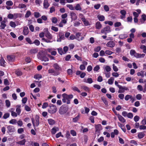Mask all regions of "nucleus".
Listing matches in <instances>:
<instances>
[{
    "instance_id": "nucleus-1",
    "label": "nucleus",
    "mask_w": 146,
    "mask_h": 146,
    "mask_svg": "<svg viewBox=\"0 0 146 146\" xmlns=\"http://www.w3.org/2000/svg\"><path fill=\"white\" fill-rule=\"evenodd\" d=\"M62 96L63 98L62 101L64 103L66 102V100H70L73 98V96L72 94L68 95L65 93L63 94Z\"/></svg>"
},
{
    "instance_id": "nucleus-2",
    "label": "nucleus",
    "mask_w": 146,
    "mask_h": 146,
    "mask_svg": "<svg viewBox=\"0 0 146 146\" xmlns=\"http://www.w3.org/2000/svg\"><path fill=\"white\" fill-rule=\"evenodd\" d=\"M39 117L38 115H36L35 117V119H34L33 118H32V121L33 126L35 127V126L37 127L39 125Z\"/></svg>"
},
{
    "instance_id": "nucleus-3",
    "label": "nucleus",
    "mask_w": 146,
    "mask_h": 146,
    "mask_svg": "<svg viewBox=\"0 0 146 146\" xmlns=\"http://www.w3.org/2000/svg\"><path fill=\"white\" fill-rule=\"evenodd\" d=\"M68 108L64 105H62L60 108L59 111V113L60 115H64L67 111Z\"/></svg>"
},
{
    "instance_id": "nucleus-4",
    "label": "nucleus",
    "mask_w": 146,
    "mask_h": 146,
    "mask_svg": "<svg viewBox=\"0 0 146 146\" xmlns=\"http://www.w3.org/2000/svg\"><path fill=\"white\" fill-rule=\"evenodd\" d=\"M56 111L57 108L56 106L53 104H51L50 106V108L48 109V111L50 113H54Z\"/></svg>"
},
{
    "instance_id": "nucleus-5",
    "label": "nucleus",
    "mask_w": 146,
    "mask_h": 146,
    "mask_svg": "<svg viewBox=\"0 0 146 146\" xmlns=\"http://www.w3.org/2000/svg\"><path fill=\"white\" fill-rule=\"evenodd\" d=\"M48 74L54 76H57L60 74V72L56 71L53 68L49 69L48 70Z\"/></svg>"
},
{
    "instance_id": "nucleus-6",
    "label": "nucleus",
    "mask_w": 146,
    "mask_h": 146,
    "mask_svg": "<svg viewBox=\"0 0 146 146\" xmlns=\"http://www.w3.org/2000/svg\"><path fill=\"white\" fill-rule=\"evenodd\" d=\"M111 31L110 27L109 26H107L101 30V33L106 35L108 33H109Z\"/></svg>"
},
{
    "instance_id": "nucleus-7",
    "label": "nucleus",
    "mask_w": 146,
    "mask_h": 146,
    "mask_svg": "<svg viewBox=\"0 0 146 146\" xmlns=\"http://www.w3.org/2000/svg\"><path fill=\"white\" fill-rule=\"evenodd\" d=\"M53 66L55 70L58 72H60V73L62 71V68L57 63L54 64L53 65Z\"/></svg>"
},
{
    "instance_id": "nucleus-8",
    "label": "nucleus",
    "mask_w": 146,
    "mask_h": 146,
    "mask_svg": "<svg viewBox=\"0 0 146 146\" xmlns=\"http://www.w3.org/2000/svg\"><path fill=\"white\" fill-rule=\"evenodd\" d=\"M65 39L64 34L62 32H59V35L58 36V39L57 40V42H61L62 40Z\"/></svg>"
},
{
    "instance_id": "nucleus-9",
    "label": "nucleus",
    "mask_w": 146,
    "mask_h": 146,
    "mask_svg": "<svg viewBox=\"0 0 146 146\" xmlns=\"http://www.w3.org/2000/svg\"><path fill=\"white\" fill-rule=\"evenodd\" d=\"M7 132L8 133L14 132L15 129L14 126L12 125H9L7 127Z\"/></svg>"
},
{
    "instance_id": "nucleus-10",
    "label": "nucleus",
    "mask_w": 146,
    "mask_h": 146,
    "mask_svg": "<svg viewBox=\"0 0 146 146\" xmlns=\"http://www.w3.org/2000/svg\"><path fill=\"white\" fill-rule=\"evenodd\" d=\"M15 56L14 55H7V56L8 60L10 62H14L15 60Z\"/></svg>"
},
{
    "instance_id": "nucleus-11",
    "label": "nucleus",
    "mask_w": 146,
    "mask_h": 146,
    "mask_svg": "<svg viewBox=\"0 0 146 146\" xmlns=\"http://www.w3.org/2000/svg\"><path fill=\"white\" fill-rule=\"evenodd\" d=\"M70 15L71 16L72 20H75L77 19V17L76 14L73 11L70 12Z\"/></svg>"
},
{
    "instance_id": "nucleus-12",
    "label": "nucleus",
    "mask_w": 146,
    "mask_h": 146,
    "mask_svg": "<svg viewBox=\"0 0 146 146\" xmlns=\"http://www.w3.org/2000/svg\"><path fill=\"white\" fill-rule=\"evenodd\" d=\"M76 39L78 41L82 40L84 38V37L82 36L81 33H76Z\"/></svg>"
},
{
    "instance_id": "nucleus-13",
    "label": "nucleus",
    "mask_w": 146,
    "mask_h": 146,
    "mask_svg": "<svg viewBox=\"0 0 146 146\" xmlns=\"http://www.w3.org/2000/svg\"><path fill=\"white\" fill-rule=\"evenodd\" d=\"M38 51L37 48H32L30 49L29 52L28 54L30 55H33L36 53Z\"/></svg>"
},
{
    "instance_id": "nucleus-14",
    "label": "nucleus",
    "mask_w": 146,
    "mask_h": 146,
    "mask_svg": "<svg viewBox=\"0 0 146 146\" xmlns=\"http://www.w3.org/2000/svg\"><path fill=\"white\" fill-rule=\"evenodd\" d=\"M115 45V42L113 41H110L107 43L106 45L110 48L113 47Z\"/></svg>"
},
{
    "instance_id": "nucleus-15",
    "label": "nucleus",
    "mask_w": 146,
    "mask_h": 146,
    "mask_svg": "<svg viewBox=\"0 0 146 146\" xmlns=\"http://www.w3.org/2000/svg\"><path fill=\"white\" fill-rule=\"evenodd\" d=\"M43 8L47 9L50 6V4L48 2V0H44L43 2Z\"/></svg>"
},
{
    "instance_id": "nucleus-16",
    "label": "nucleus",
    "mask_w": 146,
    "mask_h": 146,
    "mask_svg": "<svg viewBox=\"0 0 146 146\" xmlns=\"http://www.w3.org/2000/svg\"><path fill=\"white\" fill-rule=\"evenodd\" d=\"M120 13L121 15L120 16L121 18L123 19L125 18V15L126 13V11L124 10H121L120 11Z\"/></svg>"
},
{
    "instance_id": "nucleus-17",
    "label": "nucleus",
    "mask_w": 146,
    "mask_h": 146,
    "mask_svg": "<svg viewBox=\"0 0 146 146\" xmlns=\"http://www.w3.org/2000/svg\"><path fill=\"white\" fill-rule=\"evenodd\" d=\"M40 59L41 60L44 61L45 62L48 61L49 60L48 58L45 55H41L40 57Z\"/></svg>"
},
{
    "instance_id": "nucleus-18",
    "label": "nucleus",
    "mask_w": 146,
    "mask_h": 146,
    "mask_svg": "<svg viewBox=\"0 0 146 146\" xmlns=\"http://www.w3.org/2000/svg\"><path fill=\"white\" fill-rule=\"evenodd\" d=\"M117 115L120 121L123 123L125 122V120L121 115L119 114H117Z\"/></svg>"
},
{
    "instance_id": "nucleus-19",
    "label": "nucleus",
    "mask_w": 146,
    "mask_h": 146,
    "mask_svg": "<svg viewBox=\"0 0 146 146\" xmlns=\"http://www.w3.org/2000/svg\"><path fill=\"white\" fill-rule=\"evenodd\" d=\"M102 27V24L99 21H97L96 23V28L97 29H100Z\"/></svg>"
},
{
    "instance_id": "nucleus-20",
    "label": "nucleus",
    "mask_w": 146,
    "mask_h": 146,
    "mask_svg": "<svg viewBox=\"0 0 146 146\" xmlns=\"http://www.w3.org/2000/svg\"><path fill=\"white\" fill-rule=\"evenodd\" d=\"M81 4H77L75 7V9L76 11H81L82 10V8L81 7Z\"/></svg>"
},
{
    "instance_id": "nucleus-21",
    "label": "nucleus",
    "mask_w": 146,
    "mask_h": 146,
    "mask_svg": "<svg viewBox=\"0 0 146 146\" xmlns=\"http://www.w3.org/2000/svg\"><path fill=\"white\" fill-rule=\"evenodd\" d=\"M21 106L20 105H18L16 106L17 108L16 109V111L18 115H19L21 112V110L20 109Z\"/></svg>"
},
{
    "instance_id": "nucleus-22",
    "label": "nucleus",
    "mask_w": 146,
    "mask_h": 146,
    "mask_svg": "<svg viewBox=\"0 0 146 146\" xmlns=\"http://www.w3.org/2000/svg\"><path fill=\"white\" fill-rule=\"evenodd\" d=\"M6 26L5 21H2L1 22L0 29H4Z\"/></svg>"
},
{
    "instance_id": "nucleus-23",
    "label": "nucleus",
    "mask_w": 146,
    "mask_h": 146,
    "mask_svg": "<svg viewBox=\"0 0 146 146\" xmlns=\"http://www.w3.org/2000/svg\"><path fill=\"white\" fill-rule=\"evenodd\" d=\"M29 32L28 28L27 27H25L23 28V34L24 35H27L28 34Z\"/></svg>"
},
{
    "instance_id": "nucleus-24",
    "label": "nucleus",
    "mask_w": 146,
    "mask_h": 146,
    "mask_svg": "<svg viewBox=\"0 0 146 146\" xmlns=\"http://www.w3.org/2000/svg\"><path fill=\"white\" fill-rule=\"evenodd\" d=\"M96 131H98L102 129V125L100 124L96 125L95 126Z\"/></svg>"
},
{
    "instance_id": "nucleus-25",
    "label": "nucleus",
    "mask_w": 146,
    "mask_h": 146,
    "mask_svg": "<svg viewBox=\"0 0 146 146\" xmlns=\"http://www.w3.org/2000/svg\"><path fill=\"white\" fill-rule=\"evenodd\" d=\"M26 142V140L25 139H24L21 141L17 142L16 143L17 144L21 145H24L25 144V143Z\"/></svg>"
},
{
    "instance_id": "nucleus-26",
    "label": "nucleus",
    "mask_w": 146,
    "mask_h": 146,
    "mask_svg": "<svg viewBox=\"0 0 146 146\" xmlns=\"http://www.w3.org/2000/svg\"><path fill=\"white\" fill-rule=\"evenodd\" d=\"M97 17L100 21H103L105 20V17L103 15H98Z\"/></svg>"
},
{
    "instance_id": "nucleus-27",
    "label": "nucleus",
    "mask_w": 146,
    "mask_h": 146,
    "mask_svg": "<svg viewBox=\"0 0 146 146\" xmlns=\"http://www.w3.org/2000/svg\"><path fill=\"white\" fill-rule=\"evenodd\" d=\"M118 88H119L118 93H123L125 92V87H123L121 86L120 87H119Z\"/></svg>"
},
{
    "instance_id": "nucleus-28",
    "label": "nucleus",
    "mask_w": 146,
    "mask_h": 146,
    "mask_svg": "<svg viewBox=\"0 0 146 146\" xmlns=\"http://www.w3.org/2000/svg\"><path fill=\"white\" fill-rule=\"evenodd\" d=\"M48 123L50 125H54L55 123V121L51 119H49L48 120Z\"/></svg>"
},
{
    "instance_id": "nucleus-29",
    "label": "nucleus",
    "mask_w": 146,
    "mask_h": 146,
    "mask_svg": "<svg viewBox=\"0 0 146 146\" xmlns=\"http://www.w3.org/2000/svg\"><path fill=\"white\" fill-rule=\"evenodd\" d=\"M82 21L84 23V24L85 26H87L90 25L89 22L85 18L84 19H82Z\"/></svg>"
},
{
    "instance_id": "nucleus-30",
    "label": "nucleus",
    "mask_w": 146,
    "mask_h": 146,
    "mask_svg": "<svg viewBox=\"0 0 146 146\" xmlns=\"http://www.w3.org/2000/svg\"><path fill=\"white\" fill-rule=\"evenodd\" d=\"M144 71H142L140 72H138L137 73V75L139 76H141L142 77H143L145 75L144 74Z\"/></svg>"
},
{
    "instance_id": "nucleus-31",
    "label": "nucleus",
    "mask_w": 146,
    "mask_h": 146,
    "mask_svg": "<svg viewBox=\"0 0 146 146\" xmlns=\"http://www.w3.org/2000/svg\"><path fill=\"white\" fill-rule=\"evenodd\" d=\"M15 73L18 76H21L22 74V72L19 69L17 70H16Z\"/></svg>"
},
{
    "instance_id": "nucleus-32",
    "label": "nucleus",
    "mask_w": 146,
    "mask_h": 146,
    "mask_svg": "<svg viewBox=\"0 0 146 146\" xmlns=\"http://www.w3.org/2000/svg\"><path fill=\"white\" fill-rule=\"evenodd\" d=\"M114 80V79L113 77H111L108 80V84L110 85L112 84L113 83Z\"/></svg>"
},
{
    "instance_id": "nucleus-33",
    "label": "nucleus",
    "mask_w": 146,
    "mask_h": 146,
    "mask_svg": "<svg viewBox=\"0 0 146 146\" xmlns=\"http://www.w3.org/2000/svg\"><path fill=\"white\" fill-rule=\"evenodd\" d=\"M26 7V5L22 3L19 4L18 7V8L20 9H23Z\"/></svg>"
},
{
    "instance_id": "nucleus-34",
    "label": "nucleus",
    "mask_w": 146,
    "mask_h": 146,
    "mask_svg": "<svg viewBox=\"0 0 146 146\" xmlns=\"http://www.w3.org/2000/svg\"><path fill=\"white\" fill-rule=\"evenodd\" d=\"M58 130V128L57 127H53L51 129V133L53 134H54Z\"/></svg>"
},
{
    "instance_id": "nucleus-35",
    "label": "nucleus",
    "mask_w": 146,
    "mask_h": 146,
    "mask_svg": "<svg viewBox=\"0 0 146 146\" xmlns=\"http://www.w3.org/2000/svg\"><path fill=\"white\" fill-rule=\"evenodd\" d=\"M144 135L145 134L143 132H140L138 134V136L139 139H141L144 137Z\"/></svg>"
},
{
    "instance_id": "nucleus-36",
    "label": "nucleus",
    "mask_w": 146,
    "mask_h": 146,
    "mask_svg": "<svg viewBox=\"0 0 146 146\" xmlns=\"http://www.w3.org/2000/svg\"><path fill=\"white\" fill-rule=\"evenodd\" d=\"M66 6L71 10H75L74 7H73L72 5L68 4L66 5Z\"/></svg>"
},
{
    "instance_id": "nucleus-37",
    "label": "nucleus",
    "mask_w": 146,
    "mask_h": 146,
    "mask_svg": "<svg viewBox=\"0 0 146 146\" xmlns=\"http://www.w3.org/2000/svg\"><path fill=\"white\" fill-rule=\"evenodd\" d=\"M42 40L47 43H51L52 42V41L50 40L51 39H49L48 38L46 39L44 38H42Z\"/></svg>"
},
{
    "instance_id": "nucleus-38",
    "label": "nucleus",
    "mask_w": 146,
    "mask_h": 146,
    "mask_svg": "<svg viewBox=\"0 0 146 146\" xmlns=\"http://www.w3.org/2000/svg\"><path fill=\"white\" fill-rule=\"evenodd\" d=\"M31 14V12L29 11H28L27 12L25 15V17L26 18H28Z\"/></svg>"
},
{
    "instance_id": "nucleus-39",
    "label": "nucleus",
    "mask_w": 146,
    "mask_h": 146,
    "mask_svg": "<svg viewBox=\"0 0 146 146\" xmlns=\"http://www.w3.org/2000/svg\"><path fill=\"white\" fill-rule=\"evenodd\" d=\"M5 61L4 60L3 58H1L0 60V64L1 66H4L5 65Z\"/></svg>"
},
{
    "instance_id": "nucleus-40",
    "label": "nucleus",
    "mask_w": 146,
    "mask_h": 146,
    "mask_svg": "<svg viewBox=\"0 0 146 146\" xmlns=\"http://www.w3.org/2000/svg\"><path fill=\"white\" fill-rule=\"evenodd\" d=\"M81 88L86 92L89 90V88L86 86H81Z\"/></svg>"
},
{
    "instance_id": "nucleus-41",
    "label": "nucleus",
    "mask_w": 146,
    "mask_h": 146,
    "mask_svg": "<svg viewBox=\"0 0 146 146\" xmlns=\"http://www.w3.org/2000/svg\"><path fill=\"white\" fill-rule=\"evenodd\" d=\"M17 121L14 119H13L10 120L9 121V123L12 124H15L17 123Z\"/></svg>"
},
{
    "instance_id": "nucleus-42",
    "label": "nucleus",
    "mask_w": 146,
    "mask_h": 146,
    "mask_svg": "<svg viewBox=\"0 0 146 146\" xmlns=\"http://www.w3.org/2000/svg\"><path fill=\"white\" fill-rule=\"evenodd\" d=\"M46 36L49 39H52V36L49 33H48L46 34Z\"/></svg>"
},
{
    "instance_id": "nucleus-43",
    "label": "nucleus",
    "mask_w": 146,
    "mask_h": 146,
    "mask_svg": "<svg viewBox=\"0 0 146 146\" xmlns=\"http://www.w3.org/2000/svg\"><path fill=\"white\" fill-rule=\"evenodd\" d=\"M24 131V129L22 128H19L17 130V132L19 134H21L23 133Z\"/></svg>"
},
{
    "instance_id": "nucleus-44",
    "label": "nucleus",
    "mask_w": 146,
    "mask_h": 146,
    "mask_svg": "<svg viewBox=\"0 0 146 146\" xmlns=\"http://www.w3.org/2000/svg\"><path fill=\"white\" fill-rule=\"evenodd\" d=\"M34 16L36 18L39 17L41 16L40 13L39 12H35L34 13Z\"/></svg>"
},
{
    "instance_id": "nucleus-45",
    "label": "nucleus",
    "mask_w": 146,
    "mask_h": 146,
    "mask_svg": "<svg viewBox=\"0 0 146 146\" xmlns=\"http://www.w3.org/2000/svg\"><path fill=\"white\" fill-rule=\"evenodd\" d=\"M10 25L11 27L13 28H15L16 26L15 23L13 21H11L10 22Z\"/></svg>"
},
{
    "instance_id": "nucleus-46",
    "label": "nucleus",
    "mask_w": 146,
    "mask_h": 146,
    "mask_svg": "<svg viewBox=\"0 0 146 146\" xmlns=\"http://www.w3.org/2000/svg\"><path fill=\"white\" fill-rule=\"evenodd\" d=\"M137 89L139 91H141L143 90V88L141 85H139L137 86Z\"/></svg>"
},
{
    "instance_id": "nucleus-47",
    "label": "nucleus",
    "mask_w": 146,
    "mask_h": 146,
    "mask_svg": "<svg viewBox=\"0 0 146 146\" xmlns=\"http://www.w3.org/2000/svg\"><path fill=\"white\" fill-rule=\"evenodd\" d=\"M34 78L36 79H40L42 78V76L40 74H36L34 76Z\"/></svg>"
},
{
    "instance_id": "nucleus-48",
    "label": "nucleus",
    "mask_w": 146,
    "mask_h": 146,
    "mask_svg": "<svg viewBox=\"0 0 146 146\" xmlns=\"http://www.w3.org/2000/svg\"><path fill=\"white\" fill-rule=\"evenodd\" d=\"M11 115L13 117H16L17 116L18 114L15 111H11Z\"/></svg>"
},
{
    "instance_id": "nucleus-49",
    "label": "nucleus",
    "mask_w": 146,
    "mask_h": 146,
    "mask_svg": "<svg viewBox=\"0 0 146 146\" xmlns=\"http://www.w3.org/2000/svg\"><path fill=\"white\" fill-rule=\"evenodd\" d=\"M33 43V44L34 43L37 46H38L40 44V42L38 40L36 39Z\"/></svg>"
},
{
    "instance_id": "nucleus-50",
    "label": "nucleus",
    "mask_w": 146,
    "mask_h": 146,
    "mask_svg": "<svg viewBox=\"0 0 146 146\" xmlns=\"http://www.w3.org/2000/svg\"><path fill=\"white\" fill-rule=\"evenodd\" d=\"M9 113H6L4 114L3 118L4 119H6L9 116Z\"/></svg>"
},
{
    "instance_id": "nucleus-51",
    "label": "nucleus",
    "mask_w": 146,
    "mask_h": 146,
    "mask_svg": "<svg viewBox=\"0 0 146 146\" xmlns=\"http://www.w3.org/2000/svg\"><path fill=\"white\" fill-rule=\"evenodd\" d=\"M6 4L8 6H12L13 5V2L11 1H7L6 2Z\"/></svg>"
},
{
    "instance_id": "nucleus-52",
    "label": "nucleus",
    "mask_w": 146,
    "mask_h": 146,
    "mask_svg": "<svg viewBox=\"0 0 146 146\" xmlns=\"http://www.w3.org/2000/svg\"><path fill=\"white\" fill-rule=\"evenodd\" d=\"M51 29L56 32L58 31V29L57 27L53 26L51 27Z\"/></svg>"
},
{
    "instance_id": "nucleus-53",
    "label": "nucleus",
    "mask_w": 146,
    "mask_h": 146,
    "mask_svg": "<svg viewBox=\"0 0 146 146\" xmlns=\"http://www.w3.org/2000/svg\"><path fill=\"white\" fill-rule=\"evenodd\" d=\"M105 69L107 72H109L111 71V69L110 66H107L105 68Z\"/></svg>"
},
{
    "instance_id": "nucleus-54",
    "label": "nucleus",
    "mask_w": 146,
    "mask_h": 146,
    "mask_svg": "<svg viewBox=\"0 0 146 146\" xmlns=\"http://www.w3.org/2000/svg\"><path fill=\"white\" fill-rule=\"evenodd\" d=\"M132 96L130 95H127L125 98V99L126 101L128 100L129 99H131Z\"/></svg>"
},
{
    "instance_id": "nucleus-55",
    "label": "nucleus",
    "mask_w": 146,
    "mask_h": 146,
    "mask_svg": "<svg viewBox=\"0 0 146 146\" xmlns=\"http://www.w3.org/2000/svg\"><path fill=\"white\" fill-rule=\"evenodd\" d=\"M113 70L115 72H117L118 70V68L116 66H115L114 64H113Z\"/></svg>"
},
{
    "instance_id": "nucleus-56",
    "label": "nucleus",
    "mask_w": 146,
    "mask_h": 146,
    "mask_svg": "<svg viewBox=\"0 0 146 146\" xmlns=\"http://www.w3.org/2000/svg\"><path fill=\"white\" fill-rule=\"evenodd\" d=\"M17 123L18 125L20 127H21L23 125V123L22 121L21 120H19L18 121H17Z\"/></svg>"
},
{
    "instance_id": "nucleus-57",
    "label": "nucleus",
    "mask_w": 146,
    "mask_h": 146,
    "mask_svg": "<svg viewBox=\"0 0 146 146\" xmlns=\"http://www.w3.org/2000/svg\"><path fill=\"white\" fill-rule=\"evenodd\" d=\"M27 100V97H25L23 98L22 100V103L24 104H25Z\"/></svg>"
},
{
    "instance_id": "nucleus-58",
    "label": "nucleus",
    "mask_w": 146,
    "mask_h": 146,
    "mask_svg": "<svg viewBox=\"0 0 146 146\" xmlns=\"http://www.w3.org/2000/svg\"><path fill=\"white\" fill-rule=\"evenodd\" d=\"M58 50L59 54L61 55L64 53L63 52L62 49V48H58Z\"/></svg>"
},
{
    "instance_id": "nucleus-59",
    "label": "nucleus",
    "mask_w": 146,
    "mask_h": 146,
    "mask_svg": "<svg viewBox=\"0 0 146 146\" xmlns=\"http://www.w3.org/2000/svg\"><path fill=\"white\" fill-rule=\"evenodd\" d=\"M105 24H108L110 26H112L113 25V23L111 21H106L104 22Z\"/></svg>"
},
{
    "instance_id": "nucleus-60",
    "label": "nucleus",
    "mask_w": 146,
    "mask_h": 146,
    "mask_svg": "<svg viewBox=\"0 0 146 146\" xmlns=\"http://www.w3.org/2000/svg\"><path fill=\"white\" fill-rule=\"evenodd\" d=\"M25 110L27 111H29L31 110L30 108L27 105H25Z\"/></svg>"
},
{
    "instance_id": "nucleus-61",
    "label": "nucleus",
    "mask_w": 146,
    "mask_h": 146,
    "mask_svg": "<svg viewBox=\"0 0 146 146\" xmlns=\"http://www.w3.org/2000/svg\"><path fill=\"white\" fill-rule=\"evenodd\" d=\"M52 22L54 23H56L57 22V19L56 17H53L52 19Z\"/></svg>"
},
{
    "instance_id": "nucleus-62",
    "label": "nucleus",
    "mask_w": 146,
    "mask_h": 146,
    "mask_svg": "<svg viewBox=\"0 0 146 146\" xmlns=\"http://www.w3.org/2000/svg\"><path fill=\"white\" fill-rule=\"evenodd\" d=\"M6 106L7 107H9L10 105V102L9 100H6L5 101Z\"/></svg>"
},
{
    "instance_id": "nucleus-63",
    "label": "nucleus",
    "mask_w": 146,
    "mask_h": 146,
    "mask_svg": "<svg viewBox=\"0 0 146 146\" xmlns=\"http://www.w3.org/2000/svg\"><path fill=\"white\" fill-rule=\"evenodd\" d=\"M35 3L36 5H40V4L42 3V1L41 0H35Z\"/></svg>"
},
{
    "instance_id": "nucleus-64",
    "label": "nucleus",
    "mask_w": 146,
    "mask_h": 146,
    "mask_svg": "<svg viewBox=\"0 0 146 146\" xmlns=\"http://www.w3.org/2000/svg\"><path fill=\"white\" fill-rule=\"evenodd\" d=\"M121 24L120 22H117L115 23L114 24V26L115 27H118L121 26Z\"/></svg>"
}]
</instances>
